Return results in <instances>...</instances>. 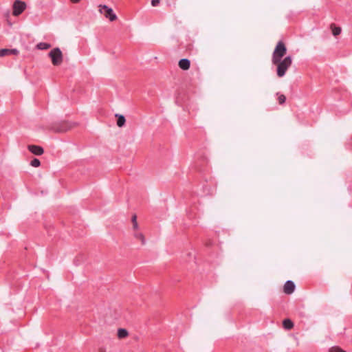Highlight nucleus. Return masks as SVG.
Instances as JSON below:
<instances>
[{
	"mask_svg": "<svg viewBox=\"0 0 352 352\" xmlns=\"http://www.w3.org/2000/svg\"><path fill=\"white\" fill-rule=\"evenodd\" d=\"M115 116L117 118V125L118 127H122L126 122V120L124 116L116 113Z\"/></svg>",
	"mask_w": 352,
	"mask_h": 352,
	"instance_id": "12",
	"label": "nucleus"
},
{
	"mask_svg": "<svg viewBox=\"0 0 352 352\" xmlns=\"http://www.w3.org/2000/svg\"><path fill=\"white\" fill-rule=\"evenodd\" d=\"M98 352H107V350L104 347H100L98 349Z\"/></svg>",
	"mask_w": 352,
	"mask_h": 352,
	"instance_id": "21",
	"label": "nucleus"
},
{
	"mask_svg": "<svg viewBox=\"0 0 352 352\" xmlns=\"http://www.w3.org/2000/svg\"><path fill=\"white\" fill-rule=\"evenodd\" d=\"M283 327L285 329H292L294 327L293 322L289 319H285L283 322Z\"/></svg>",
	"mask_w": 352,
	"mask_h": 352,
	"instance_id": "13",
	"label": "nucleus"
},
{
	"mask_svg": "<svg viewBox=\"0 0 352 352\" xmlns=\"http://www.w3.org/2000/svg\"><path fill=\"white\" fill-rule=\"evenodd\" d=\"M295 289V285L294 283L291 281L288 280L285 283L283 287V291L287 294H291L294 292Z\"/></svg>",
	"mask_w": 352,
	"mask_h": 352,
	"instance_id": "7",
	"label": "nucleus"
},
{
	"mask_svg": "<svg viewBox=\"0 0 352 352\" xmlns=\"http://www.w3.org/2000/svg\"><path fill=\"white\" fill-rule=\"evenodd\" d=\"M133 236L136 239L139 240L141 242V244L142 245H144L146 244V239L143 233L137 230L134 232Z\"/></svg>",
	"mask_w": 352,
	"mask_h": 352,
	"instance_id": "10",
	"label": "nucleus"
},
{
	"mask_svg": "<svg viewBox=\"0 0 352 352\" xmlns=\"http://www.w3.org/2000/svg\"><path fill=\"white\" fill-rule=\"evenodd\" d=\"M51 45L49 43L41 42L36 45V48L38 50H47L50 48Z\"/></svg>",
	"mask_w": 352,
	"mask_h": 352,
	"instance_id": "15",
	"label": "nucleus"
},
{
	"mask_svg": "<svg viewBox=\"0 0 352 352\" xmlns=\"http://www.w3.org/2000/svg\"><path fill=\"white\" fill-rule=\"evenodd\" d=\"M330 29L332 32L333 36H337L340 34L342 32V29L340 27L337 26L335 23H331L330 25Z\"/></svg>",
	"mask_w": 352,
	"mask_h": 352,
	"instance_id": "11",
	"label": "nucleus"
},
{
	"mask_svg": "<svg viewBox=\"0 0 352 352\" xmlns=\"http://www.w3.org/2000/svg\"><path fill=\"white\" fill-rule=\"evenodd\" d=\"M98 12L104 16L105 18L108 19L110 21H114L117 19L116 14L113 12V10L105 5H100L98 6Z\"/></svg>",
	"mask_w": 352,
	"mask_h": 352,
	"instance_id": "4",
	"label": "nucleus"
},
{
	"mask_svg": "<svg viewBox=\"0 0 352 352\" xmlns=\"http://www.w3.org/2000/svg\"><path fill=\"white\" fill-rule=\"evenodd\" d=\"M30 165L34 167H38L41 165V162L39 160L35 158L31 161Z\"/></svg>",
	"mask_w": 352,
	"mask_h": 352,
	"instance_id": "17",
	"label": "nucleus"
},
{
	"mask_svg": "<svg viewBox=\"0 0 352 352\" xmlns=\"http://www.w3.org/2000/svg\"><path fill=\"white\" fill-rule=\"evenodd\" d=\"M160 2V0H151V5L155 7L159 5Z\"/></svg>",
	"mask_w": 352,
	"mask_h": 352,
	"instance_id": "20",
	"label": "nucleus"
},
{
	"mask_svg": "<svg viewBox=\"0 0 352 352\" xmlns=\"http://www.w3.org/2000/svg\"><path fill=\"white\" fill-rule=\"evenodd\" d=\"M329 352H345V351L339 347H332L331 349H330Z\"/></svg>",
	"mask_w": 352,
	"mask_h": 352,
	"instance_id": "19",
	"label": "nucleus"
},
{
	"mask_svg": "<svg viewBox=\"0 0 352 352\" xmlns=\"http://www.w3.org/2000/svg\"><path fill=\"white\" fill-rule=\"evenodd\" d=\"M131 221L133 223V229L134 231H137L139 229V225L137 221V216L135 214L133 215L131 218Z\"/></svg>",
	"mask_w": 352,
	"mask_h": 352,
	"instance_id": "16",
	"label": "nucleus"
},
{
	"mask_svg": "<svg viewBox=\"0 0 352 352\" xmlns=\"http://www.w3.org/2000/svg\"><path fill=\"white\" fill-rule=\"evenodd\" d=\"M54 66H59L63 61V54L58 47L52 49L48 54Z\"/></svg>",
	"mask_w": 352,
	"mask_h": 352,
	"instance_id": "3",
	"label": "nucleus"
},
{
	"mask_svg": "<svg viewBox=\"0 0 352 352\" xmlns=\"http://www.w3.org/2000/svg\"><path fill=\"white\" fill-rule=\"evenodd\" d=\"M128 335L129 333L125 329H119L118 330V337L120 339L125 338Z\"/></svg>",
	"mask_w": 352,
	"mask_h": 352,
	"instance_id": "14",
	"label": "nucleus"
},
{
	"mask_svg": "<svg viewBox=\"0 0 352 352\" xmlns=\"http://www.w3.org/2000/svg\"><path fill=\"white\" fill-rule=\"evenodd\" d=\"M287 54V47L285 43L280 41L277 43L272 54V62L282 60L283 57Z\"/></svg>",
	"mask_w": 352,
	"mask_h": 352,
	"instance_id": "2",
	"label": "nucleus"
},
{
	"mask_svg": "<svg viewBox=\"0 0 352 352\" xmlns=\"http://www.w3.org/2000/svg\"><path fill=\"white\" fill-rule=\"evenodd\" d=\"M28 150L36 155H41L44 153L43 148L37 145H29L28 147Z\"/></svg>",
	"mask_w": 352,
	"mask_h": 352,
	"instance_id": "6",
	"label": "nucleus"
},
{
	"mask_svg": "<svg viewBox=\"0 0 352 352\" xmlns=\"http://www.w3.org/2000/svg\"><path fill=\"white\" fill-rule=\"evenodd\" d=\"M273 65L276 66V74L279 78L284 76L292 64V58L291 56L285 57L282 60L272 62Z\"/></svg>",
	"mask_w": 352,
	"mask_h": 352,
	"instance_id": "1",
	"label": "nucleus"
},
{
	"mask_svg": "<svg viewBox=\"0 0 352 352\" xmlns=\"http://www.w3.org/2000/svg\"><path fill=\"white\" fill-rule=\"evenodd\" d=\"M190 60L186 58L181 59L179 61V67L184 70H187L190 68Z\"/></svg>",
	"mask_w": 352,
	"mask_h": 352,
	"instance_id": "9",
	"label": "nucleus"
},
{
	"mask_svg": "<svg viewBox=\"0 0 352 352\" xmlns=\"http://www.w3.org/2000/svg\"><path fill=\"white\" fill-rule=\"evenodd\" d=\"M72 3H77L78 2H80V0H70Z\"/></svg>",
	"mask_w": 352,
	"mask_h": 352,
	"instance_id": "22",
	"label": "nucleus"
},
{
	"mask_svg": "<svg viewBox=\"0 0 352 352\" xmlns=\"http://www.w3.org/2000/svg\"><path fill=\"white\" fill-rule=\"evenodd\" d=\"M285 100H286V97L285 95H283V94L278 95V100L279 104H283L285 102Z\"/></svg>",
	"mask_w": 352,
	"mask_h": 352,
	"instance_id": "18",
	"label": "nucleus"
},
{
	"mask_svg": "<svg viewBox=\"0 0 352 352\" xmlns=\"http://www.w3.org/2000/svg\"><path fill=\"white\" fill-rule=\"evenodd\" d=\"M19 54V51L16 49H2L0 50V57L9 56V55H17Z\"/></svg>",
	"mask_w": 352,
	"mask_h": 352,
	"instance_id": "8",
	"label": "nucleus"
},
{
	"mask_svg": "<svg viewBox=\"0 0 352 352\" xmlns=\"http://www.w3.org/2000/svg\"><path fill=\"white\" fill-rule=\"evenodd\" d=\"M26 4L25 2L16 0L13 4L12 14L15 16L20 15L25 9Z\"/></svg>",
	"mask_w": 352,
	"mask_h": 352,
	"instance_id": "5",
	"label": "nucleus"
},
{
	"mask_svg": "<svg viewBox=\"0 0 352 352\" xmlns=\"http://www.w3.org/2000/svg\"><path fill=\"white\" fill-rule=\"evenodd\" d=\"M56 131H58V132H63V131H61V130H56Z\"/></svg>",
	"mask_w": 352,
	"mask_h": 352,
	"instance_id": "23",
	"label": "nucleus"
}]
</instances>
